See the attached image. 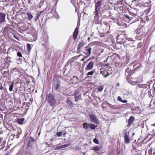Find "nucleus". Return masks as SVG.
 I'll return each mask as SVG.
<instances>
[{"mask_svg": "<svg viewBox=\"0 0 155 155\" xmlns=\"http://www.w3.org/2000/svg\"><path fill=\"white\" fill-rule=\"evenodd\" d=\"M78 0H71V2L74 5L78 4Z\"/></svg>", "mask_w": 155, "mask_h": 155, "instance_id": "e433bc0d", "label": "nucleus"}, {"mask_svg": "<svg viewBox=\"0 0 155 155\" xmlns=\"http://www.w3.org/2000/svg\"><path fill=\"white\" fill-rule=\"evenodd\" d=\"M89 117L90 121L97 124H99V122L96 116L94 114H89Z\"/></svg>", "mask_w": 155, "mask_h": 155, "instance_id": "6e6552de", "label": "nucleus"}, {"mask_svg": "<svg viewBox=\"0 0 155 155\" xmlns=\"http://www.w3.org/2000/svg\"><path fill=\"white\" fill-rule=\"evenodd\" d=\"M14 83L13 82H12L11 84L9 86V90L10 91H12L13 90Z\"/></svg>", "mask_w": 155, "mask_h": 155, "instance_id": "473e14b6", "label": "nucleus"}, {"mask_svg": "<svg viewBox=\"0 0 155 155\" xmlns=\"http://www.w3.org/2000/svg\"><path fill=\"white\" fill-rule=\"evenodd\" d=\"M123 18L125 21L128 23L134 18L133 16H131L130 15H124Z\"/></svg>", "mask_w": 155, "mask_h": 155, "instance_id": "ddd939ff", "label": "nucleus"}, {"mask_svg": "<svg viewBox=\"0 0 155 155\" xmlns=\"http://www.w3.org/2000/svg\"><path fill=\"white\" fill-rule=\"evenodd\" d=\"M108 106L111 108L114 109H118L119 107V106L118 105H114L112 104H111L109 103L108 104Z\"/></svg>", "mask_w": 155, "mask_h": 155, "instance_id": "393cba45", "label": "nucleus"}, {"mask_svg": "<svg viewBox=\"0 0 155 155\" xmlns=\"http://www.w3.org/2000/svg\"><path fill=\"white\" fill-rule=\"evenodd\" d=\"M56 135L58 137H60L62 135V132H58L56 133Z\"/></svg>", "mask_w": 155, "mask_h": 155, "instance_id": "c03bdc74", "label": "nucleus"}, {"mask_svg": "<svg viewBox=\"0 0 155 155\" xmlns=\"http://www.w3.org/2000/svg\"><path fill=\"white\" fill-rule=\"evenodd\" d=\"M94 62L93 61H90L85 67V70H89L91 69L94 67Z\"/></svg>", "mask_w": 155, "mask_h": 155, "instance_id": "4468645a", "label": "nucleus"}, {"mask_svg": "<svg viewBox=\"0 0 155 155\" xmlns=\"http://www.w3.org/2000/svg\"><path fill=\"white\" fill-rule=\"evenodd\" d=\"M101 74L104 77H106L112 74V69L110 67L107 66L103 67L101 69Z\"/></svg>", "mask_w": 155, "mask_h": 155, "instance_id": "20e7f679", "label": "nucleus"}, {"mask_svg": "<svg viewBox=\"0 0 155 155\" xmlns=\"http://www.w3.org/2000/svg\"><path fill=\"white\" fill-rule=\"evenodd\" d=\"M9 29V28L8 27H5L4 30V31H6L7 30H8V29Z\"/></svg>", "mask_w": 155, "mask_h": 155, "instance_id": "864d4df0", "label": "nucleus"}, {"mask_svg": "<svg viewBox=\"0 0 155 155\" xmlns=\"http://www.w3.org/2000/svg\"><path fill=\"white\" fill-rule=\"evenodd\" d=\"M92 150L94 151H99L100 150V147L98 146H96L93 148Z\"/></svg>", "mask_w": 155, "mask_h": 155, "instance_id": "f704fd0d", "label": "nucleus"}, {"mask_svg": "<svg viewBox=\"0 0 155 155\" xmlns=\"http://www.w3.org/2000/svg\"><path fill=\"white\" fill-rule=\"evenodd\" d=\"M126 105H130V104H125Z\"/></svg>", "mask_w": 155, "mask_h": 155, "instance_id": "69168bd1", "label": "nucleus"}, {"mask_svg": "<svg viewBox=\"0 0 155 155\" xmlns=\"http://www.w3.org/2000/svg\"><path fill=\"white\" fill-rule=\"evenodd\" d=\"M110 57L111 59L116 62L120 60V55L116 53L113 54Z\"/></svg>", "mask_w": 155, "mask_h": 155, "instance_id": "f8f14e48", "label": "nucleus"}, {"mask_svg": "<svg viewBox=\"0 0 155 155\" xmlns=\"http://www.w3.org/2000/svg\"><path fill=\"white\" fill-rule=\"evenodd\" d=\"M119 83H117V86H119Z\"/></svg>", "mask_w": 155, "mask_h": 155, "instance_id": "e2e57ef3", "label": "nucleus"}, {"mask_svg": "<svg viewBox=\"0 0 155 155\" xmlns=\"http://www.w3.org/2000/svg\"><path fill=\"white\" fill-rule=\"evenodd\" d=\"M130 15L131 16H133V18L136 16V14L135 13H134L133 12H131L130 11L129 12Z\"/></svg>", "mask_w": 155, "mask_h": 155, "instance_id": "79ce46f5", "label": "nucleus"}, {"mask_svg": "<svg viewBox=\"0 0 155 155\" xmlns=\"http://www.w3.org/2000/svg\"><path fill=\"white\" fill-rule=\"evenodd\" d=\"M124 140L125 143L128 144L130 143V139L129 137V132L124 130Z\"/></svg>", "mask_w": 155, "mask_h": 155, "instance_id": "1a4fd4ad", "label": "nucleus"}, {"mask_svg": "<svg viewBox=\"0 0 155 155\" xmlns=\"http://www.w3.org/2000/svg\"><path fill=\"white\" fill-rule=\"evenodd\" d=\"M13 37L14 38H15L17 40L19 39L18 37V36L17 35H16L14 34L13 35Z\"/></svg>", "mask_w": 155, "mask_h": 155, "instance_id": "09e8293b", "label": "nucleus"}, {"mask_svg": "<svg viewBox=\"0 0 155 155\" xmlns=\"http://www.w3.org/2000/svg\"><path fill=\"white\" fill-rule=\"evenodd\" d=\"M15 93H18V94H23V90L22 89L21 87L15 88Z\"/></svg>", "mask_w": 155, "mask_h": 155, "instance_id": "aec40b11", "label": "nucleus"}, {"mask_svg": "<svg viewBox=\"0 0 155 155\" xmlns=\"http://www.w3.org/2000/svg\"><path fill=\"white\" fill-rule=\"evenodd\" d=\"M154 84H153V89L154 90V91H155V87H154Z\"/></svg>", "mask_w": 155, "mask_h": 155, "instance_id": "bf43d9fd", "label": "nucleus"}, {"mask_svg": "<svg viewBox=\"0 0 155 155\" xmlns=\"http://www.w3.org/2000/svg\"><path fill=\"white\" fill-rule=\"evenodd\" d=\"M103 50H101V52H103Z\"/></svg>", "mask_w": 155, "mask_h": 155, "instance_id": "774afa93", "label": "nucleus"}, {"mask_svg": "<svg viewBox=\"0 0 155 155\" xmlns=\"http://www.w3.org/2000/svg\"><path fill=\"white\" fill-rule=\"evenodd\" d=\"M121 102L123 103H127V100H122V101H121Z\"/></svg>", "mask_w": 155, "mask_h": 155, "instance_id": "4d7b16f0", "label": "nucleus"}, {"mask_svg": "<svg viewBox=\"0 0 155 155\" xmlns=\"http://www.w3.org/2000/svg\"><path fill=\"white\" fill-rule=\"evenodd\" d=\"M15 1L14 0H8V5H12L14 4Z\"/></svg>", "mask_w": 155, "mask_h": 155, "instance_id": "cd10ccee", "label": "nucleus"}, {"mask_svg": "<svg viewBox=\"0 0 155 155\" xmlns=\"http://www.w3.org/2000/svg\"><path fill=\"white\" fill-rule=\"evenodd\" d=\"M18 60H19L20 61V62L21 63V59L20 58H19L18 59Z\"/></svg>", "mask_w": 155, "mask_h": 155, "instance_id": "13d9d810", "label": "nucleus"}, {"mask_svg": "<svg viewBox=\"0 0 155 155\" xmlns=\"http://www.w3.org/2000/svg\"><path fill=\"white\" fill-rule=\"evenodd\" d=\"M102 3L101 1L98 0L95 4V11L94 13L96 17L99 16L100 14V11L101 9Z\"/></svg>", "mask_w": 155, "mask_h": 155, "instance_id": "39448f33", "label": "nucleus"}, {"mask_svg": "<svg viewBox=\"0 0 155 155\" xmlns=\"http://www.w3.org/2000/svg\"><path fill=\"white\" fill-rule=\"evenodd\" d=\"M143 43L142 42H140L138 43L137 46V48H140L143 45Z\"/></svg>", "mask_w": 155, "mask_h": 155, "instance_id": "c9c22d12", "label": "nucleus"}, {"mask_svg": "<svg viewBox=\"0 0 155 155\" xmlns=\"http://www.w3.org/2000/svg\"><path fill=\"white\" fill-rule=\"evenodd\" d=\"M26 104V107H25V110L27 111L29 109V107L30 106L31 104L29 102H24L22 103L23 106H24Z\"/></svg>", "mask_w": 155, "mask_h": 155, "instance_id": "412c9836", "label": "nucleus"}, {"mask_svg": "<svg viewBox=\"0 0 155 155\" xmlns=\"http://www.w3.org/2000/svg\"><path fill=\"white\" fill-rule=\"evenodd\" d=\"M140 110V108L139 107H136L135 109H134L135 112L136 113H140L141 111Z\"/></svg>", "mask_w": 155, "mask_h": 155, "instance_id": "c756f323", "label": "nucleus"}, {"mask_svg": "<svg viewBox=\"0 0 155 155\" xmlns=\"http://www.w3.org/2000/svg\"><path fill=\"white\" fill-rule=\"evenodd\" d=\"M91 48L88 46H86L84 48V50L82 51L84 53L87 57H89L91 55Z\"/></svg>", "mask_w": 155, "mask_h": 155, "instance_id": "9d476101", "label": "nucleus"}, {"mask_svg": "<svg viewBox=\"0 0 155 155\" xmlns=\"http://www.w3.org/2000/svg\"><path fill=\"white\" fill-rule=\"evenodd\" d=\"M78 29L77 27L74 29L73 34V38L74 41H75L78 36Z\"/></svg>", "mask_w": 155, "mask_h": 155, "instance_id": "f3484780", "label": "nucleus"}, {"mask_svg": "<svg viewBox=\"0 0 155 155\" xmlns=\"http://www.w3.org/2000/svg\"><path fill=\"white\" fill-rule=\"evenodd\" d=\"M145 0H132V2H134L135 3H140L142 4V5H144L145 4H147V2H146L144 1Z\"/></svg>", "mask_w": 155, "mask_h": 155, "instance_id": "dca6fc26", "label": "nucleus"}, {"mask_svg": "<svg viewBox=\"0 0 155 155\" xmlns=\"http://www.w3.org/2000/svg\"><path fill=\"white\" fill-rule=\"evenodd\" d=\"M150 10V7H149V8H148L145 10V11H144V13L146 15H147L149 12Z\"/></svg>", "mask_w": 155, "mask_h": 155, "instance_id": "4c0bfd02", "label": "nucleus"}, {"mask_svg": "<svg viewBox=\"0 0 155 155\" xmlns=\"http://www.w3.org/2000/svg\"><path fill=\"white\" fill-rule=\"evenodd\" d=\"M110 28V25L108 23H105L101 25L100 27L99 31L100 33V36L103 37L109 33Z\"/></svg>", "mask_w": 155, "mask_h": 155, "instance_id": "f257e3e1", "label": "nucleus"}, {"mask_svg": "<svg viewBox=\"0 0 155 155\" xmlns=\"http://www.w3.org/2000/svg\"><path fill=\"white\" fill-rule=\"evenodd\" d=\"M56 149H61V146H59L58 147H57L56 148Z\"/></svg>", "mask_w": 155, "mask_h": 155, "instance_id": "5fc2aeb1", "label": "nucleus"}, {"mask_svg": "<svg viewBox=\"0 0 155 155\" xmlns=\"http://www.w3.org/2000/svg\"><path fill=\"white\" fill-rule=\"evenodd\" d=\"M3 87H2V86H1V87H0V89H1L2 90V89H3Z\"/></svg>", "mask_w": 155, "mask_h": 155, "instance_id": "680f3d73", "label": "nucleus"}, {"mask_svg": "<svg viewBox=\"0 0 155 155\" xmlns=\"http://www.w3.org/2000/svg\"><path fill=\"white\" fill-rule=\"evenodd\" d=\"M79 91H76L74 92V96L78 95V94L79 93Z\"/></svg>", "mask_w": 155, "mask_h": 155, "instance_id": "49530a36", "label": "nucleus"}, {"mask_svg": "<svg viewBox=\"0 0 155 155\" xmlns=\"http://www.w3.org/2000/svg\"><path fill=\"white\" fill-rule=\"evenodd\" d=\"M84 45V42H81L78 45L77 47V53H79L80 52L82 51L81 50V48L83 47Z\"/></svg>", "mask_w": 155, "mask_h": 155, "instance_id": "a211bd4d", "label": "nucleus"}, {"mask_svg": "<svg viewBox=\"0 0 155 155\" xmlns=\"http://www.w3.org/2000/svg\"><path fill=\"white\" fill-rule=\"evenodd\" d=\"M89 60H90V59H89V58H88V59L86 61H89Z\"/></svg>", "mask_w": 155, "mask_h": 155, "instance_id": "0e129e2a", "label": "nucleus"}, {"mask_svg": "<svg viewBox=\"0 0 155 155\" xmlns=\"http://www.w3.org/2000/svg\"><path fill=\"white\" fill-rule=\"evenodd\" d=\"M19 101V102H20V103L21 104V101Z\"/></svg>", "mask_w": 155, "mask_h": 155, "instance_id": "338daca9", "label": "nucleus"}, {"mask_svg": "<svg viewBox=\"0 0 155 155\" xmlns=\"http://www.w3.org/2000/svg\"><path fill=\"white\" fill-rule=\"evenodd\" d=\"M137 37L139 40L145 37L147 33V31L143 27L137 29L136 30Z\"/></svg>", "mask_w": 155, "mask_h": 155, "instance_id": "f03ea898", "label": "nucleus"}, {"mask_svg": "<svg viewBox=\"0 0 155 155\" xmlns=\"http://www.w3.org/2000/svg\"><path fill=\"white\" fill-rule=\"evenodd\" d=\"M27 14L28 16V19L29 20H31L33 16L31 13L29 12L27 13Z\"/></svg>", "mask_w": 155, "mask_h": 155, "instance_id": "7c9ffc66", "label": "nucleus"}, {"mask_svg": "<svg viewBox=\"0 0 155 155\" xmlns=\"http://www.w3.org/2000/svg\"><path fill=\"white\" fill-rule=\"evenodd\" d=\"M18 26L20 29L22 31H26L28 28V26L24 22L20 24Z\"/></svg>", "mask_w": 155, "mask_h": 155, "instance_id": "9b49d317", "label": "nucleus"}, {"mask_svg": "<svg viewBox=\"0 0 155 155\" xmlns=\"http://www.w3.org/2000/svg\"><path fill=\"white\" fill-rule=\"evenodd\" d=\"M10 154L9 153H8L4 155H10Z\"/></svg>", "mask_w": 155, "mask_h": 155, "instance_id": "052dcab7", "label": "nucleus"}, {"mask_svg": "<svg viewBox=\"0 0 155 155\" xmlns=\"http://www.w3.org/2000/svg\"><path fill=\"white\" fill-rule=\"evenodd\" d=\"M75 101L76 102L81 99V94H78V95L74 96Z\"/></svg>", "mask_w": 155, "mask_h": 155, "instance_id": "5701e85b", "label": "nucleus"}, {"mask_svg": "<svg viewBox=\"0 0 155 155\" xmlns=\"http://www.w3.org/2000/svg\"><path fill=\"white\" fill-rule=\"evenodd\" d=\"M35 141L34 139L32 137H30L29 139V141L28 143V146H31L32 144H31L32 142H34Z\"/></svg>", "mask_w": 155, "mask_h": 155, "instance_id": "c85d7f7f", "label": "nucleus"}, {"mask_svg": "<svg viewBox=\"0 0 155 155\" xmlns=\"http://www.w3.org/2000/svg\"><path fill=\"white\" fill-rule=\"evenodd\" d=\"M104 88V87L102 85H100L98 88L97 90L99 91H101Z\"/></svg>", "mask_w": 155, "mask_h": 155, "instance_id": "ea45409f", "label": "nucleus"}, {"mask_svg": "<svg viewBox=\"0 0 155 155\" xmlns=\"http://www.w3.org/2000/svg\"><path fill=\"white\" fill-rule=\"evenodd\" d=\"M134 119V117L133 116H130L129 118L128 121L127 127H129L132 124Z\"/></svg>", "mask_w": 155, "mask_h": 155, "instance_id": "6ab92c4d", "label": "nucleus"}, {"mask_svg": "<svg viewBox=\"0 0 155 155\" xmlns=\"http://www.w3.org/2000/svg\"><path fill=\"white\" fill-rule=\"evenodd\" d=\"M31 45L29 44H27V50L28 51V52H30L31 50Z\"/></svg>", "mask_w": 155, "mask_h": 155, "instance_id": "72a5a7b5", "label": "nucleus"}, {"mask_svg": "<svg viewBox=\"0 0 155 155\" xmlns=\"http://www.w3.org/2000/svg\"><path fill=\"white\" fill-rule=\"evenodd\" d=\"M44 11H40L37 12L36 14V15L35 17V21H36L38 19L40 16H41V14Z\"/></svg>", "mask_w": 155, "mask_h": 155, "instance_id": "b1692460", "label": "nucleus"}, {"mask_svg": "<svg viewBox=\"0 0 155 155\" xmlns=\"http://www.w3.org/2000/svg\"><path fill=\"white\" fill-rule=\"evenodd\" d=\"M60 80L58 78H53L52 88L55 91L57 90L60 86Z\"/></svg>", "mask_w": 155, "mask_h": 155, "instance_id": "423d86ee", "label": "nucleus"}, {"mask_svg": "<svg viewBox=\"0 0 155 155\" xmlns=\"http://www.w3.org/2000/svg\"><path fill=\"white\" fill-rule=\"evenodd\" d=\"M93 141L94 143H95L96 144H99V142L98 140L96 138H95L93 139Z\"/></svg>", "mask_w": 155, "mask_h": 155, "instance_id": "a19ab883", "label": "nucleus"}, {"mask_svg": "<svg viewBox=\"0 0 155 155\" xmlns=\"http://www.w3.org/2000/svg\"><path fill=\"white\" fill-rule=\"evenodd\" d=\"M6 16V14L5 13H3L1 12L0 13V23L1 24L2 23L5 21V18Z\"/></svg>", "mask_w": 155, "mask_h": 155, "instance_id": "2eb2a0df", "label": "nucleus"}, {"mask_svg": "<svg viewBox=\"0 0 155 155\" xmlns=\"http://www.w3.org/2000/svg\"><path fill=\"white\" fill-rule=\"evenodd\" d=\"M117 99V100L120 101L121 102V101H122V99L120 96L118 97Z\"/></svg>", "mask_w": 155, "mask_h": 155, "instance_id": "8fccbe9b", "label": "nucleus"}, {"mask_svg": "<svg viewBox=\"0 0 155 155\" xmlns=\"http://www.w3.org/2000/svg\"><path fill=\"white\" fill-rule=\"evenodd\" d=\"M142 67V64L141 63H140L139 64V65L136 68H135L132 71L133 72H134L135 71L137 70V69H138V68H141Z\"/></svg>", "mask_w": 155, "mask_h": 155, "instance_id": "2f4dec72", "label": "nucleus"}, {"mask_svg": "<svg viewBox=\"0 0 155 155\" xmlns=\"http://www.w3.org/2000/svg\"><path fill=\"white\" fill-rule=\"evenodd\" d=\"M69 145V144H64L61 146V148L66 147Z\"/></svg>", "mask_w": 155, "mask_h": 155, "instance_id": "de8ad7c7", "label": "nucleus"}, {"mask_svg": "<svg viewBox=\"0 0 155 155\" xmlns=\"http://www.w3.org/2000/svg\"><path fill=\"white\" fill-rule=\"evenodd\" d=\"M94 71L93 70H92L91 71L88 72L87 74V76H89L91 75L92 76L93 74L94 73Z\"/></svg>", "mask_w": 155, "mask_h": 155, "instance_id": "58836bf2", "label": "nucleus"}, {"mask_svg": "<svg viewBox=\"0 0 155 155\" xmlns=\"http://www.w3.org/2000/svg\"><path fill=\"white\" fill-rule=\"evenodd\" d=\"M24 120V118H18L17 119L16 121L18 124H22Z\"/></svg>", "mask_w": 155, "mask_h": 155, "instance_id": "bb28decb", "label": "nucleus"}, {"mask_svg": "<svg viewBox=\"0 0 155 155\" xmlns=\"http://www.w3.org/2000/svg\"><path fill=\"white\" fill-rule=\"evenodd\" d=\"M17 55L20 57H22V54L21 52H18L17 53Z\"/></svg>", "mask_w": 155, "mask_h": 155, "instance_id": "a18cd8bd", "label": "nucleus"}, {"mask_svg": "<svg viewBox=\"0 0 155 155\" xmlns=\"http://www.w3.org/2000/svg\"><path fill=\"white\" fill-rule=\"evenodd\" d=\"M10 50H12V51H14V48H8V51H10Z\"/></svg>", "mask_w": 155, "mask_h": 155, "instance_id": "6e6d98bb", "label": "nucleus"}, {"mask_svg": "<svg viewBox=\"0 0 155 155\" xmlns=\"http://www.w3.org/2000/svg\"><path fill=\"white\" fill-rule=\"evenodd\" d=\"M138 62L137 61H133L132 63L134 64L133 66V68H134L135 66L137 65V64L138 63Z\"/></svg>", "mask_w": 155, "mask_h": 155, "instance_id": "37998d69", "label": "nucleus"}, {"mask_svg": "<svg viewBox=\"0 0 155 155\" xmlns=\"http://www.w3.org/2000/svg\"><path fill=\"white\" fill-rule=\"evenodd\" d=\"M67 102L68 107L70 108H72L73 105V104L71 101L69 100V98H68Z\"/></svg>", "mask_w": 155, "mask_h": 155, "instance_id": "a878e982", "label": "nucleus"}, {"mask_svg": "<svg viewBox=\"0 0 155 155\" xmlns=\"http://www.w3.org/2000/svg\"><path fill=\"white\" fill-rule=\"evenodd\" d=\"M82 125L83 128L85 130H88L89 128H90L92 130H94L97 127V126L95 125L94 124L87 123H84Z\"/></svg>", "mask_w": 155, "mask_h": 155, "instance_id": "0eeeda50", "label": "nucleus"}, {"mask_svg": "<svg viewBox=\"0 0 155 155\" xmlns=\"http://www.w3.org/2000/svg\"><path fill=\"white\" fill-rule=\"evenodd\" d=\"M48 103L51 106H54L56 103V101L55 97L51 93L48 94L45 99Z\"/></svg>", "mask_w": 155, "mask_h": 155, "instance_id": "7ed1b4c3", "label": "nucleus"}, {"mask_svg": "<svg viewBox=\"0 0 155 155\" xmlns=\"http://www.w3.org/2000/svg\"><path fill=\"white\" fill-rule=\"evenodd\" d=\"M87 57V56H85L84 57V58H83L81 59V61H84L85 59H86V58H87V57Z\"/></svg>", "mask_w": 155, "mask_h": 155, "instance_id": "603ef678", "label": "nucleus"}, {"mask_svg": "<svg viewBox=\"0 0 155 155\" xmlns=\"http://www.w3.org/2000/svg\"><path fill=\"white\" fill-rule=\"evenodd\" d=\"M62 133H63L62 134H63V136H64V137L65 136V135L67 134V133H66V131H65L64 130L62 131Z\"/></svg>", "mask_w": 155, "mask_h": 155, "instance_id": "3c124183", "label": "nucleus"}, {"mask_svg": "<svg viewBox=\"0 0 155 155\" xmlns=\"http://www.w3.org/2000/svg\"><path fill=\"white\" fill-rule=\"evenodd\" d=\"M94 22L95 24H98L100 23V21L99 19V16L97 17H96L95 15L94 16Z\"/></svg>", "mask_w": 155, "mask_h": 155, "instance_id": "4be33fe9", "label": "nucleus"}]
</instances>
